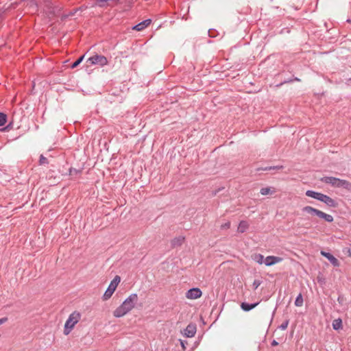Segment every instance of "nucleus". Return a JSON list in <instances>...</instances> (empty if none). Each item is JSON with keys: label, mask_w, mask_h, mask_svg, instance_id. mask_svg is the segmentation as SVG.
I'll return each mask as SVG.
<instances>
[{"label": "nucleus", "mask_w": 351, "mask_h": 351, "mask_svg": "<svg viewBox=\"0 0 351 351\" xmlns=\"http://www.w3.org/2000/svg\"><path fill=\"white\" fill-rule=\"evenodd\" d=\"M138 301V295L136 293L131 294L113 312L115 317H121L132 311Z\"/></svg>", "instance_id": "obj_1"}, {"label": "nucleus", "mask_w": 351, "mask_h": 351, "mask_svg": "<svg viewBox=\"0 0 351 351\" xmlns=\"http://www.w3.org/2000/svg\"><path fill=\"white\" fill-rule=\"evenodd\" d=\"M322 181L335 187L343 188L348 190L351 189V183L345 180L326 176L322 179Z\"/></svg>", "instance_id": "obj_2"}, {"label": "nucleus", "mask_w": 351, "mask_h": 351, "mask_svg": "<svg viewBox=\"0 0 351 351\" xmlns=\"http://www.w3.org/2000/svg\"><path fill=\"white\" fill-rule=\"evenodd\" d=\"M81 318L80 313L77 311L73 312L67 319L64 324V334L68 335L73 329L75 325Z\"/></svg>", "instance_id": "obj_3"}, {"label": "nucleus", "mask_w": 351, "mask_h": 351, "mask_svg": "<svg viewBox=\"0 0 351 351\" xmlns=\"http://www.w3.org/2000/svg\"><path fill=\"white\" fill-rule=\"evenodd\" d=\"M120 281H121V278L119 276H116L114 278V279L111 281L107 290L106 291V292L104 293V294L103 295L104 300H107L112 296V295L116 290L118 285L119 284Z\"/></svg>", "instance_id": "obj_4"}, {"label": "nucleus", "mask_w": 351, "mask_h": 351, "mask_svg": "<svg viewBox=\"0 0 351 351\" xmlns=\"http://www.w3.org/2000/svg\"><path fill=\"white\" fill-rule=\"evenodd\" d=\"M88 61L92 64H98L100 66L106 65L108 63L107 58L101 55H95L88 58Z\"/></svg>", "instance_id": "obj_5"}, {"label": "nucleus", "mask_w": 351, "mask_h": 351, "mask_svg": "<svg viewBox=\"0 0 351 351\" xmlns=\"http://www.w3.org/2000/svg\"><path fill=\"white\" fill-rule=\"evenodd\" d=\"M202 291L199 288H192L187 291L186 297L188 299L195 300L202 296Z\"/></svg>", "instance_id": "obj_6"}, {"label": "nucleus", "mask_w": 351, "mask_h": 351, "mask_svg": "<svg viewBox=\"0 0 351 351\" xmlns=\"http://www.w3.org/2000/svg\"><path fill=\"white\" fill-rule=\"evenodd\" d=\"M320 201L331 208H337L338 206V202L335 199L324 194L322 195Z\"/></svg>", "instance_id": "obj_7"}, {"label": "nucleus", "mask_w": 351, "mask_h": 351, "mask_svg": "<svg viewBox=\"0 0 351 351\" xmlns=\"http://www.w3.org/2000/svg\"><path fill=\"white\" fill-rule=\"evenodd\" d=\"M282 258L274 256H268L265 258L264 263L267 266H271L276 263H280Z\"/></svg>", "instance_id": "obj_8"}, {"label": "nucleus", "mask_w": 351, "mask_h": 351, "mask_svg": "<svg viewBox=\"0 0 351 351\" xmlns=\"http://www.w3.org/2000/svg\"><path fill=\"white\" fill-rule=\"evenodd\" d=\"M197 328L195 324H189L184 329V335L186 337H193L196 333Z\"/></svg>", "instance_id": "obj_9"}, {"label": "nucleus", "mask_w": 351, "mask_h": 351, "mask_svg": "<svg viewBox=\"0 0 351 351\" xmlns=\"http://www.w3.org/2000/svg\"><path fill=\"white\" fill-rule=\"evenodd\" d=\"M321 254L323 256L326 257L333 266H335V267L339 266V261L337 260V258H336L333 255H332L329 252L321 251Z\"/></svg>", "instance_id": "obj_10"}, {"label": "nucleus", "mask_w": 351, "mask_h": 351, "mask_svg": "<svg viewBox=\"0 0 351 351\" xmlns=\"http://www.w3.org/2000/svg\"><path fill=\"white\" fill-rule=\"evenodd\" d=\"M150 24H151V20L147 19V20H145V21L139 23L138 24L136 25L135 26H134L133 29H135L136 31H142L145 28L148 27Z\"/></svg>", "instance_id": "obj_11"}, {"label": "nucleus", "mask_w": 351, "mask_h": 351, "mask_svg": "<svg viewBox=\"0 0 351 351\" xmlns=\"http://www.w3.org/2000/svg\"><path fill=\"white\" fill-rule=\"evenodd\" d=\"M184 240H185V237L183 236H179V237H175L173 239L171 240V246L173 247L180 246L184 242Z\"/></svg>", "instance_id": "obj_12"}, {"label": "nucleus", "mask_w": 351, "mask_h": 351, "mask_svg": "<svg viewBox=\"0 0 351 351\" xmlns=\"http://www.w3.org/2000/svg\"><path fill=\"white\" fill-rule=\"evenodd\" d=\"M305 194L308 197H313V198L316 199L319 201L321 200L322 196L323 195V193L316 192L314 191H311V190L306 191Z\"/></svg>", "instance_id": "obj_13"}, {"label": "nucleus", "mask_w": 351, "mask_h": 351, "mask_svg": "<svg viewBox=\"0 0 351 351\" xmlns=\"http://www.w3.org/2000/svg\"><path fill=\"white\" fill-rule=\"evenodd\" d=\"M317 217L320 219H323L324 221L329 222V223L332 222L334 220V218L332 215H330L329 214H326V213L322 212V210L319 211Z\"/></svg>", "instance_id": "obj_14"}, {"label": "nucleus", "mask_w": 351, "mask_h": 351, "mask_svg": "<svg viewBox=\"0 0 351 351\" xmlns=\"http://www.w3.org/2000/svg\"><path fill=\"white\" fill-rule=\"evenodd\" d=\"M302 211L304 212V213H306L308 214H310L311 215H316V216H317L319 210H318L317 208H313L312 206H304L302 208Z\"/></svg>", "instance_id": "obj_15"}, {"label": "nucleus", "mask_w": 351, "mask_h": 351, "mask_svg": "<svg viewBox=\"0 0 351 351\" xmlns=\"http://www.w3.org/2000/svg\"><path fill=\"white\" fill-rule=\"evenodd\" d=\"M248 227L249 225L247 221H241L239 224L237 230L239 232L243 233L247 230Z\"/></svg>", "instance_id": "obj_16"}, {"label": "nucleus", "mask_w": 351, "mask_h": 351, "mask_svg": "<svg viewBox=\"0 0 351 351\" xmlns=\"http://www.w3.org/2000/svg\"><path fill=\"white\" fill-rule=\"evenodd\" d=\"M258 303L254 304H248L246 302H243L241 305V308L245 311H249L253 309L254 307L257 306Z\"/></svg>", "instance_id": "obj_17"}, {"label": "nucleus", "mask_w": 351, "mask_h": 351, "mask_svg": "<svg viewBox=\"0 0 351 351\" xmlns=\"http://www.w3.org/2000/svg\"><path fill=\"white\" fill-rule=\"evenodd\" d=\"M332 328L335 330H339L342 328V321L341 319H336L332 322Z\"/></svg>", "instance_id": "obj_18"}, {"label": "nucleus", "mask_w": 351, "mask_h": 351, "mask_svg": "<svg viewBox=\"0 0 351 351\" xmlns=\"http://www.w3.org/2000/svg\"><path fill=\"white\" fill-rule=\"evenodd\" d=\"M253 259L259 264L264 263V256L261 254H255Z\"/></svg>", "instance_id": "obj_19"}, {"label": "nucleus", "mask_w": 351, "mask_h": 351, "mask_svg": "<svg viewBox=\"0 0 351 351\" xmlns=\"http://www.w3.org/2000/svg\"><path fill=\"white\" fill-rule=\"evenodd\" d=\"M295 305L296 306H302L303 305V298L301 293H300L295 301Z\"/></svg>", "instance_id": "obj_20"}, {"label": "nucleus", "mask_w": 351, "mask_h": 351, "mask_svg": "<svg viewBox=\"0 0 351 351\" xmlns=\"http://www.w3.org/2000/svg\"><path fill=\"white\" fill-rule=\"evenodd\" d=\"M7 121V115L3 112H0V126H3Z\"/></svg>", "instance_id": "obj_21"}, {"label": "nucleus", "mask_w": 351, "mask_h": 351, "mask_svg": "<svg viewBox=\"0 0 351 351\" xmlns=\"http://www.w3.org/2000/svg\"><path fill=\"white\" fill-rule=\"evenodd\" d=\"M261 194L263 195H267L269 194H271V188L270 187H265L262 188L260 191Z\"/></svg>", "instance_id": "obj_22"}, {"label": "nucleus", "mask_w": 351, "mask_h": 351, "mask_svg": "<svg viewBox=\"0 0 351 351\" xmlns=\"http://www.w3.org/2000/svg\"><path fill=\"white\" fill-rule=\"evenodd\" d=\"M84 59V56L80 57L76 61H75L72 65H71V68L72 69H74L75 67H77L81 62Z\"/></svg>", "instance_id": "obj_23"}, {"label": "nucleus", "mask_w": 351, "mask_h": 351, "mask_svg": "<svg viewBox=\"0 0 351 351\" xmlns=\"http://www.w3.org/2000/svg\"><path fill=\"white\" fill-rule=\"evenodd\" d=\"M39 163L40 165H45V164H47L48 163V160L47 158H45V156H43V155H41L40 156V160H39Z\"/></svg>", "instance_id": "obj_24"}, {"label": "nucleus", "mask_w": 351, "mask_h": 351, "mask_svg": "<svg viewBox=\"0 0 351 351\" xmlns=\"http://www.w3.org/2000/svg\"><path fill=\"white\" fill-rule=\"evenodd\" d=\"M288 325H289V320H286L285 322H284L283 323L281 324V325L279 326V328L281 330H284L287 328Z\"/></svg>", "instance_id": "obj_25"}, {"label": "nucleus", "mask_w": 351, "mask_h": 351, "mask_svg": "<svg viewBox=\"0 0 351 351\" xmlns=\"http://www.w3.org/2000/svg\"><path fill=\"white\" fill-rule=\"evenodd\" d=\"M79 173H80V171H78L75 169H70L69 170V173H70V176H73L74 175H77Z\"/></svg>", "instance_id": "obj_26"}, {"label": "nucleus", "mask_w": 351, "mask_h": 351, "mask_svg": "<svg viewBox=\"0 0 351 351\" xmlns=\"http://www.w3.org/2000/svg\"><path fill=\"white\" fill-rule=\"evenodd\" d=\"M282 166H276V167H268L263 169L265 171L271 170V169H282Z\"/></svg>", "instance_id": "obj_27"}, {"label": "nucleus", "mask_w": 351, "mask_h": 351, "mask_svg": "<svg viewBox=\"0 0 351 351\" xmlns=\"http://www.w3.org/2000/svg\"><path fill=\"white\" fill-rule=\"evenodd\" d=\"M230 227V222L228 221L221 226V229H228Z\"/></svg>", "instance_id": "obj_28"}, {"label": "nucleus", "mask_w": 351, "mask_h": 351, "mask_svg": "<svg viewBox=\"0 0 351 351\" xmlns=\"http://www.w3.org/2000/svg\"><path fill=\"white\" fill-rule=\"evenodd\" d=\"M261 285V282L259 280H255L253 282V287L254 289H256Z\"/></svg>", "instance_id": "obj_29"}, {"label": "nucleus", "mask_w": 351, "mask_h": 351, "mask_svg": "<svg viewBox=\"0 0 351 351\" xmlns=\"http://www.w3.org/2000/svg\"><path fill=\"white\" fill-rule=\"evenodd\" d=\"M4 14H5V10L0 9V23L3 21V19L4 18Z\"/></svg>", "instance_id": "obj_30"}, {"label": "nucleus", "mask_w": 351, "mask_h": 351, "mask_svg": "<svg viewBox=\"0 0 351 351\" xmlns=\"http://www.w3.org/2000/svg\"><path fill=\"white\" fill-rule=\"evenodd\" d=\"M186 343H187L186 341L180 340V344H181V346L183 350L186 349V346H185Z\"/></svg>", "instance_id": "obj_31"}, {"label": "nucleus", "mask_w": 351, "mask_h": 351, "mask_svg": "<svg viewBox=\"0 0 351 351\" xmlns=\"http://www.w3.org/2000/svg\"><path fill=\"white\" fill-rule=\"evenodd\" d=\"M8 320V318L7 317H3V318H1L0 319V325L4 324L5 322H6Z\"/></svg>", "instance_id": "obj_32"}, {"label": "nucleus", "mask_w": 351, "mask_h": 351, "mask_svg": "<svg viewBox=\"0 0 351 351\" xmlns=\"http://www.w3.org/2000/svg\"><path fill=\"white\" fill-rule=\"evenodd\" d=\"M98 2H107V1H110V0H97ZM119 0H110V1H115V2H117L119 1Z\"/></svg>", "instance_id": "obj_33"}, {"label": "nucleus", "mask_w": 351, "mask_h": 351, "mask_svg": "<svg viewBox=\"0 0 351 351\" xmlns=\"http://www.w3.org/2000/svg\"><path fill=\"white\" fill-rule=\"evenodd\" d=\"M271 344L272 346H276L278 345V343L276 340H273Z\"/></svg>", "instance_id": "obj_34"}, {"label": "nucleus", "mask_w": 351, "mask_h": 351, "mask_svg": "<svg viewBox=\"0 0 351 351\" xmlns=\"http://www.w3.org/2000/svg\"><path fill=\"white\" fill-rule=\"evenodd\" d=\"M294 80H295V81H300V79H298V78L295 77V78L294 79Z\"/></svg>", "instance_id": "obj_35"}]
</instances>
